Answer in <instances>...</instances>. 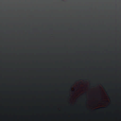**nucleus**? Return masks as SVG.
<instances>
[{"instance_id":"obj_1","label":"nucleus","mask_w":121,"mask_h":121,"mask_svg":"<svg viewBox=\"0 0 121 121\" xmlns=\"http://www.w3.org/2000/svg\"><path fill=\"white\" fill-rule=\"evenodd\" d=\"M105 107H102L98 108L95 109L94 110L95 111H97V110H100L101 109H104L105 108Z\"/></svg>"}]
</instances>
